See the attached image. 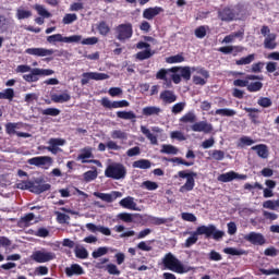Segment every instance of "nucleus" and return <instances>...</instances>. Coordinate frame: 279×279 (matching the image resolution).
Returning <instances> with one entry per match:
<instances>
[{"mask_svg": "<svg viewBox=\"0 0 279 279\" xmlns=\"http://www.w3.org/2000/svg\"><path fill=\"white\" fill-rule=\"evenodd\" d=\"M162 265L166 269L174 271V274H189L191 269L184 266L180 259L174 257L171 253H167L162 258Z\"/></svg>", "mask_w": 279, "mask_h": 279, "instance_id": "1", "label": "nucleus"}, {"mask_svg": "<svg viewBox=\"0 0 279 279\" xmlns=\"http://www.w3.org/2000/svg\"><path fill=\"white\" fill-rule=\"evenodd\" d=\"M114 36L120 43H125L134 36V26L132 23H122L114 27Z\"/></svg>", "mask_w": 279, "mask_h": 279, "instance_id": "2", "label": "nucleus"}, {"mask_svg": "<svg viewBox=\"0 0 279 279\" xmlns=\"http://www.w3.org/2000/svg\"><path fill=\"white\" fill-rule=\"evenodd\" d=\"M105 175L112 180H123L128 175V169H125L123 163H112L105 170Z\"/></svg>", "mask_w": 279, "mask_h": 279, "instance_id": "3", "label": "nucleus"}, {"mask_svg": "<svg viewBox=\"0 0 279 279\" xmlns=\"http://www.w3.org/2000/svg\"><path fill=\"white\" fill-rule=\"evenodd\" d=\"M178 177L186 182L179 189L181 193H190L195 189V178H197V172H187L186 170H181L178 172Z\"/></svg>", "mask_w": 279, "mask_h": 279, "instance_id": "4", "label": "nucleus"}, {"mask_svg": "<svg viewBox=\"0 0 279 279\" xmlns=\"http://www.w3.org/2000/svg\"><path fill=\"white\" fill-rule=\"evenodd\" d=\"M56 73L51 69H40V68H33L32 73L24 74L23 80L28 84H34V82H38L41 77H47L49 75H53Z\"/></svg>", "mask_w": 279, "mask_h": 279, "instance_id": "5", "label": "nucleus"}, {"mask_svg": "<svg viewBox=\"0 0 279 279\" xmlns=\"http://www.w3.org/2000/svg\"><path fill=\"white\" fill-rule=\"evenodd\" d=\"M81 35H72L70 37H64L62 34H54L47 37V43L53 45L56 43H81Z\"/></svg>", "mask_w": 279, "mask_h": 279, "instance_id": "6", "label": "nucleus"}, {"mask_svg": "<svg viewBox=\"0 0 279 279\" xmlns=\"http://www.w3.org/2000/svg\"><path fill=\"white\" fill-rule=\"evenodd\" d=\"M203 228V234L205 235V239H210L213 236L214 241H219L223 239L226 233L221 230H217V227L215 225H208V226H202Z\"/></svg>", "mask_w": 279, "mask_h": 279, "instance_id": "7", "label": "nucleus"}, {"mask_svg": "<svg viewBox=\"0 0 279 279\" xmlns=\"http://www.w3.org/2000/svg\"><path fill=\"white\" fill-rule=\"evenodd\" d=\"M31 258L35 263H50V260H56V253L47 251H35L31 255Z\"/></svg>", "mask_w": 279, "mask_h": 279, "instance_id": "8", "label": "nucleus"}, {"mask_svg": "<svg viewBox=\"0 0 279 279\" xmlns=\"http://www.w3.org/2000/svg\"><path fill=\"white\" fill-rule=\"evenodd\" d=\"M110 75L106 73H99V72H85L82 74L81 84L82 86H86L90 80H95L96 82H101L104 80H109Z\"/></svg>", "mask_w": 279, "mask_h": 279, "instance_id": "9", "label": "nucleus"}, {"mask_svg": "<svg viewBox=\"0 0 279 279\" xmlns=\"http://www.w3.org/2000/svg\"><path fill=\"white\" fill-rule=\"evenodd\" d=\"M52 163L53 159L49 156L33 157L27 160V165H31L33 167H45V169H49Z\"/></svg>", "mask_w": 279, "mask_h": 279, "instance_id": "10", "label": "nucleus"}, {"mask_svg": "<svg viewBox=\"0 0 279 279\" xmlns=\"http://www.w3.org/2000/svg\"><path fill=\"white\" fill-rule=\"evenodd\" d=\"M43 182H45L44 179H36L35 181H33L31 186V193H35V195H40L41 193L51 190V184Z\"/></svg>", "mask_w": 279, "mask_h": 279, "instance_id": "11", "label": "nucleus"}, {"mask_svg": "<svg viewBox=\"0 0 279 279\" xmlns=\"http://www.w3.org/2000/svg\"><path fill=\"white\" fill-rule=\"evenodd\" d=\"M25 53L28 56H35L36 58H46L47 56H53L56 51L47 48H27Z\"/></svg>", "mask_w": 279, "mask_h": 279, "instance_id": "12", "label": "nucleus"}, {"mask_svg": "<svg viewBox=\"0 0 279 279\" xmlns=\"http://www.w3.org/2000/svg\"><path fill=\"white\" fill-rule=\"evenodd\" d=\"M81 151L82 153L77 156L76 160H81L83 165H86V163L97 165V162H99L96 159L88 160V158H95V156L93 155V148L85 147Z\"/></svg>", "mask_w": 279, "mask_h": 279, "instance_id": "13", "label": "nucleus"}, {"mask_svg": "<svg viewBox=\"0 0 279 279\" xmlns=\"http://www.w3.org/2000/svg\"><path fill=\"white\" fill-rule=\"evenodd\" d=\"M244 241L252 243V245H265V243L267 242V240H265V235H263V233H256L254 231L244 235Z\"/></svg>", "mask_w": 279, "mask_h": 279, "instance_id": "14", "label": "nucleus"}, {"mask_svg": "<svg viewBox=\"0 0 279 279\" xmlns=\"http://www.w3.org/2000/svg\"><path fill=\"white\" fill-rule=\"evenodd\" d=\"M218 19L220 21H223L225 23H230L236 19V13L234 12V9L230 7H226L222 10L218 11Z\"/></svg>", "mask_w": 279, "mask_h": 279, "instance_id": "15", "label": "nucleus"}, {"mask_svg": "<svg viewBox=\"0 0 279 279\" xmlns=\"http://www.w3.org/2000/svg\"><path fill=\"white\" fill-rule=\"evenodd\" d=\"M197 73L198 75H202V76L194 75L193 84H195L196 86H206L207 80L208 77H210V72H208V70L204 68H201L197 70Z\"/></svg>", "mask_w": 279, "mask_h": 279, "instance_id": "16", "label": "nucleus"}, {"mask_svg": "<svg viewBox=\"0 0 279 279\" xmlns=\"http://www.w3.org/2000/svg\"><path fill=\"white\" fill-rule=\"evenodd\" d=\"M232 180H247L246 174H239L234 171L222 173L218 177L219 182H232Z\"/></svg>", "mask_w": 279, "mask_h": 279, "instance_id": "17", "label": "nucleus"}, {"mask_svg": "<svg viewBox=\"0 0 279 279\" xmlns=\"http://www.w3.org/2000/svg\"><path fill=\"white\" fill-rule=\"evenodd\" d=\"M101 106L104 108H109V110H112V108H128L130 106V101L128 100H116V101H110L108 98H102L101 99Z\"/></svg>", "mask_w": 279, "mask_h": 279, "instance_id": "18", "label": "nucleus"}, {"mask_svg": "<svg viewBox=\"0 0 279 279\" xmlns=\"http://www.w3.org/2000/svg\"><path fill=\"white\" fill-rule=\"evenodd\" d=\"M191 130L192 132H204V134H210V132H213V124L207 121L194 122L193 125H191Z\"/></svg>", "mask_w": 279, "mask_h": 279, "instance_id": "19", "label": "nucleus"}, {"mask_svg": "<svg viewBox=\"0 0 279 279\" xmlns=\"http://www.w3.org/2000/svg\"><path fill=\"white\" fill-rule=\"evenodd\" d=\"M201 235H204L202 226L197 227L196 230L192 232V235L185 240L184 247H192V245H195V243L199 241Z\"/></svg>", "mask_w": 279, "mask_h": 279, "instance_id": "20", "label": "nucleus"}, {"mask_svg": "<svg viewBox=\"0 0 279 279\" xmlns=\"http://www.w3.org/2000/svg\"><path fill=\"white\" fill-rule=\"evenodd\" d=\"M218 51H220V53H225V56H230V53H232V56H236L238 53H243V51H245V47L243 46H223L220 47L218 49Z\"/></svg>", "mask_w": 279, "mask_h": 279, "instance_id": "21", "label": "nucleus"}, {"mask_svg": "<svg viewBox=\"0 0 279 279\" xmlns=\"http://www.w3.org/2000/svg\"><path fill=\"white\" fill-rule=\"evenodd\" d=\"M159 99L163 104H174V101H178V96H175V93L173 90L165 89L163 92L160 93Z\"/></svg>", "mask_w": 279, "mask_h": 279, "instance_id": "22", "label": "nucleus"}, {"mask_svg": "<svg viewBox=\"0 0 279 279\" xmlns=\"http://www.w3.org/2000/svg\"><path fill=\"white\" fill-rule=\"evenodd\" d=\"M160 12H165V9H162V7L148 8L144 10L143 17L147 19V21H151L155 19V16H158Z\"/></svg>", "mask_w": 279, "mask_h": 279, "instance_id": "23", "label": "nucleus"}, {"mask_svg": "<svg viewBox=\"0 0 279 279\" xmlns=\"http://www.w3.org/2000/svg\"><path fill=\"white\" fill-rule=\"evenodd\" d=\"M276 38H278V35L276 33L269 34L264 39V49H269L270 51H274L276 47H278V43L276 41Z\"/></svg>", "mask_w": 279, "mask_h": 279, "instance_id": "24", "label": "nucleus"}, {"mask_svg": "<svg viewBox=\"0 0 279 279\" xmlns=\"http://www.w3.org/2000/svg\"><path fill=\"white\" fill-rule=\"evenodd\" d=\"M244 110L248 113L247 117L254 125H258V123H260V120H258L260 119L259 109L245 107Z\"/></svg>", "mask_w": 279, "mask_h": 279, "instance_id": "25", "label": "nucleus"}, {"mask_svg": "<svg viewBox=\"0 0 279 279\" xmlns=\"http://www.w3.org/2000/svg\"><path fill=\"white\" fill-rule=\"evenodd\" d=\"M162 109L157 106H147L142 109L143 117H160Z\"/></svg>", "mask_w": 279, "mask_h": 279, "instance_id": "26", "label": "nucleus"}, {"mask_svg": "<svg viewBox=\"0 0 279 279\" xmlns=\"http://www.w3.org/2000/svg\"><path fill=\"white\" fill-rule=\"evenodd\" d=\"M113 194H107V193H99L95 192V197H98L99 199H102V202H107V204H112L113 199H117L121 193L119 192H112Z\"/></svg>", "mask_w": 279, "mask_h": 279, "instance_id": "27", "label": "nucleus"}, {"mask_svg": "<svg viewBox=\"0 0 279 279\" xmlns=\"http://www.w3.org/2000/svg\"><path fill=\"white\" fill-rule=\"evenodd\" d=\"M253 151L257 153V156H259V158H269V149L267 148V145L265 144H258L256 146H253L251 148Z\"/></svg>", "mask_w": 279, "mask_h": 279, "instance_id": "28", "label": "nucleus"}, {"mask_svg": "<svg viewBox=\"0 0 279 279\" xmlns=\"http://www.w3.org/2000/svg\"><path fill=\"white\" fill-rule=\"evenodd\" d=\"M51 101L54 104H66V101H71V95L69 93L53 94L51 96Z\"/></svg>", "mask_w": 279, "mask_h": 279, "instance_id": "29", "label": "nucleus"}, {"mask_svg": "<svg viewBox=\"0 0 279 279\" xmlns=\"http://www.w3.org/2000/svg\"><path fill=\"white\" fill-rule=\"evenodd\" d=\"M180 72V75L185 80V82H189L191 80V68L190 66H183V68H172L171 72L172 73H178Z\"/></svg>", "mask_w": 279, "mask_h": 279, "instance_id": "30", "label": "nucleus"}, {"mask_svg": "<svg viewBox=\"0 0 279 279\" xmlns=\"http://www.w3.org/2000/svg\"><path fill=\"white\" fill-rule=\"evenodd\" d=\"M66 276H82L84 268L80 264H73L70 268L65 269Z\"/></svg>", "mask_w": 279, "mask_h": 279, "instance_id": "31", "label": "nucleus"}, {"mask_svg": "<svg viewBox=\"0 0 279 279\" xmlns=\"http://www.w3.org/2000/svg\"><path fill=\"white\" fill-rule=\"evenodd\" d=\"M118 119H123L124 121H136V113L134 111H117Z\"/></svg>", "mask_w": 279, "mask_h": 279, "instance_id": "32", "label": "nucleus"}, {"mask_svg": "<svg viewBox=\"0 0 279 279\" xmlns=\"http://www.w3.org/2000/svg\"><path fill=\"white\" fill-rule=\"evenodd\" d=\"M141 132H142V134H144V136H146V138H148V141H150L151 145H158V137L156 135H154L151 133V131H149V129L142 125Z\"/></svg>", "mask_w": 279, "mask_h": 279, "instance_id": "33", "label": "nucleus"}, {"mask_svg": "<svg viewBox=\"0 0 279 279\" xmlns=\"http://www.w3.org/2000/svg\"><path fill=\"white\" fill-rule=\"evenodd\" d=\"M120 206L122 208H128L129 210H136V203L132 197H125L120 201Z\"/></svg>", "mask_w": 279, "mask_h": 279, "instance_id": "34", "label": "nucleus"}, {"mask_svg": "<svg viewBox=\"0 0 279 279\" xmlns=\"http://www.w3.org/2000/svg\"><path fill=\"white\" fill-rule=\"evenodd\" d=\"M210 114H216L219 117H234L236 114V111L234 109L223 108L211 111Z\"/></svg>", "mask_w": 279, "mask_h": 279, "instance_id": "35", "label": "nucleus"}, {"mask_svg": "<svg viewBox=\"0 0 279 279\" xmlns=\"http://www.w3.org/2000/svg\"><path fill=\"white\" fill-rule=\"evenodd\" d=\"M133 169H151V161L148 159H138L133 162Z\"/></svg>", "mask_w": 279, "mask_h": 279, "instance_id": "36", "label": "nucleus"}, {"mask_svg": "<svg viewBox=\"0 0 279 279\" xmlns=\"http://www.w3.org/2000/svg\"><path fill=\"white\" fill-rule=\"evenodd\" d=\"M179 121L180 123H195V121H197V116H195V111H189L181 117Z\"/></svg>", "mask_w": 279, "mask_h": 279, "instance_id": "37", "label": "nucleus"}, {"mask_svg": "<svg viewBox=\"0 0 279 279\" xmlns=\"http://www.w3.org/2000/svg\"><path fill=\"white\" fill-rule=\"evenodd\" d=\"M97 31L100 36H108V34H110V25H108V22L106 21H100L97 24Z\"/></svg>", "mask_w": 279, "mask_h": 279, "instance_id": "38", "label": "nucleus"}, {"mask_svg": "<svg viewBox=\"0 0 279 279\" xmlns=\"http://www.w3.org/2000/svg\"><path fill=\"white\" fill-rule=\"evenodd\" d=\"M35 217L36 216L34 215V213L26 214L19 221L20 228H23V227L27 228V227H29V222L34 221Z\"/></svg>", "mask_w": 279, "mask_h": 279, "instance_id": "39", "label": "nucleus"}, {"mask_svg": "<svg viewBox=\"0 0 279 279\" xmlns=\"http://www.w3.org/2000/svg\"><path fill=\"white\" fill-rule=\"evenodd\" d=\"M253 60H256V54H255V53L248 54V56H246V57H243V58L236 60V61H235V64H236L238 66H243V65H245V64H252V61H253Z\"/></svg>", "mask_w": 279, "mask_h": 279, "instance_id": "40", "label": "nucleus"}, {"mask_svg": "<svg viewBox=\"0 0 279 279\" xmlns=\"http://www.w3.org/2000/svg\"><path fill=\"white\" fill-rule=\"evenodd\" d=\"M246 90L248 93H258L259 90H263V83L259 81L248 83L246 86Z\"/></svg>", "mask_w": 279, "mask_h": 279, "instance_id": "41", "label": "nucleus"}, {"mask_svg": "<svg viewBox=\"0 0 279 279\" xmlns=\"http://www.w3.org/2000/svg\"><path fill=\"white\" fill-rule=\"evenodd\" d=\"M208 29H210V27L202 25L195 28L194 31V35L196 36V38H206V34L208 32Z\"/></svg>", "mask_w": 279, "mask_h": 279, "instance_id": "42", "label": "nucleus"}, {"mask_svg": "<svg viewBox=\"0 0 279 279\" xmlns=\"http://www.w3.org/2000/svg\"><path fill=\"white\" fill-rule=\"evenodd\" d=\"M34 10L39 14V16H43L44 19H50L51 13L45 9L43 4H35Z\"/></svg>", "mask_w": 279, "mask_h": 279, "instance_id": "43", "label": "nucleus"}, {"mask_svg": "<svg viewBox=\"0 0 279 279\" xmlns=\"http://www.w3.org/2000/svg\"><path fill=\"white\" fill-rule=\"evenodd\" d=\"M97 168H95L94 170H88L84 172L83 179L85 182H93V180H97Z\"/></svg>", "mask_w": 279, "mask_h": 279, "instance_id": "44", "label": "nucleus"}, {"mask_svg": "<svg viewBox=\"0 0 279 279\" xmlns=\"http://www.w3.org/2000/svg\"><path fill=\"white\" fill-rule=\"evenodd\" d=\"M209 156L211 157L213 160H217L219 162L223 160V158H226V151L214 149L209 153Z\"/></svg>", "mask_w": 279, "mask_h": 279, "instance_id": "45", "label": "nucleus"}, {"mask_svg": "<svg viewBox=\"0 0 279 279\" xmlns=\"http://www.w3.org/2000/svg\"><path fill=\"white\" fill-rule=\"evenodd\" d=\"M154 56V52H151L150 49H146L144 51H140L135 54L136 60L143 61V60H149Z\"/></svg>", "mask_w": 279, "mask_h": 279, "instance_id": "46", "label": "nucleus"}, {"mask_svg": "<svg viewBox=\"0 0 279 279\" xmlns=\"http://www.w3.org/2000/svg\"><path fill=\"white\" fill-rule=\"evenodd\" d=\"M254 140H252L250 136H242L238 143V147H250L251 145H254Z\"/></svg>", "mask_w": 279, "mask_h": 279, "instance_id": "47", "label": "nucleus"}, {"mask_svg": "<svg viewBox=\"0 0 279 279\" xmlns=\"http://www.w3.org/2000/svg\"><path fill=\"white\" fill-rule=\"evenodd\" d=\"M161 154H172L173 156H175L178 154V148L173 145H169V144H163L161 146Z\"/></svg>", "mask_w": 279, "mask_h": 279, "instance_id": "48", "label": "nucleus"}, {"mask_svg": "<svg viewBox=\"0 0 279 279\" xmlns=\"http://www.w3.org/2000/svg\"><path fill=\"white\" fill-rule=\"evenodd\" d=\"M0 99H9V101H12L14 99V89L7 88L3 92H0Z\"/></svg>", "mask_w": 279, "mask_h": 279, "instance_id": "49", "label": "nucleus"}, {"mask_svg": "<svg viewBox=\"0 0 279 279\" xmlns=\"http://www.w3.org/2000/svg\"><path fill=\"white\" fill-rule=\"evenodd\" d=\"M31 16H32V11H27V10H24V9H17L16 10V19L19 21L29 19Z\"/></svg>", "mask_w": 279, "mask_h": 279, "instance_id": "50", "label": "nucleus"}, {"mask_svg": "<svg viewBox=\"0 0 279 279\" xmlns=\"http://www.w3.org/2000/svg\"><path fill=\"white\" fill-rule=\"evenodd\" d=\"M75 21H77V14L75 13H68L62 19L63 25H71V23H75Z\"/></svg>", "mask_w": 279, "mask_h": 279, "instance_id": "51", "label": "nucleus"}, {"mask_svg": "<svg viewBox=\"0 0 279 279\" xmlns=\"http://www.w3.org/2000/svg\"><path fill=\"white\" fill-rule=\"evenodd\" d=\"M111 137L120 141H128V133L121 131V130H114L111 132Z\"/></svg>", "mask_w": 279, "mask_h": 279, "instance_id": "52", "label": "nucleus"}, {"mask_svg": "<svg viewBox=\"0 0 279 279\" xmlns=\"http://www.w3.org/2000/svg\"><path fill=\"white\" fill-rule=\"evenodd\" d=\"M225 254H230V256H243V254H245V251L234 247H227L225 248Z\"/></svg>", "mask_w": 279, "mask_h": 279, "instance_id": "53", "label": "nucleus"}, {"mask_svg": "<svg viewBox=\"0 0 279 279\" xmlns=\"http://www.w3.org/2000/svg\"><path fill=\"white\" fill-rule=\"evenodd\" d=\"M106 254H108V247L100 246L92 253V256L93 258H101V256H106Z\"/></svg>", "mask_w": 279, "mask_h": 279, "instance_id": "54", "label": "nucleus"}, {"mask_svg": "<svg viewBox=\"0 0 279 279\" xmlns=\"http://www.w3.org/2000/svg\"><path fill=\"white\" fill-rule=\"evenodd\" d=\"M170 162H177V165H183L184 167H193L195 165L194 161H186L182 159V157H174L172 159H169Z\"/></svg>", "mask_w": 279, "mask_h": 279, "instance_id": "55", "label": "nucleus"}, {"mask_svg": "<svg viewBox=\"0 0 279 279\" xmlns=\"http://www.w3.org/2000/svg\"><path fill=\"white\" fill-rule=\"evenodd\" d=\"M257 104L258 106H260L262 108H271L272 106V101H271V98L269 97H260L258 100H257Z\"/></svg>", "mask_w": 279, "mask_h": 279, "instance_id": "56", "label": "nucleus"}, {"mask_svg": "<svg viewBox=\"0 0 279 279\" xmlns=\"http://www.w3.org/2000/svg\"><path fill=\"white\" fill-rule=\"evenodd\" d=\"M41 114L46 117H58L60 114V109L58 108H46L41 111Z\"/></svg>", "mask_w": 279, "mask_h": 279, "instance_id": "57", "label": "nucleus"}, {"mask_svg": "<svg viewBox=\"0 0 279 279\" xmlns=\"http://www.w3.org/2000/svg\"><path fill=\"white\" fill-rule=\"evenodd\" d=\"M74 254L76 256V258H81L82 260L88 258V251L84 247L82 248H75L74 250Z\"/></svg>", "mask_w": 279, "mask_h": 279, "instance_id": "58", "label": "nucleus"}, {"mask_svg": "<svg viewBox=\"0 0 279 279\" xmlns=\"http://www.w3.org/2000/svg\"><path fill=\"white\" fill-rule=\"evenodd\" d=\"M16 128H19V123L9 122L5 124V132L12 136V134H16Z\"/></svg>", "mask_w": 279, "mask_h": 279, "instance_id": "59", "label": "nucleus"}, {"mask_svg": "<svg viewBox=\"0 0 279 279\" xmlns=\"http://www.w3.org/2000/svg\"><path fill=\"white\" fill-rule=\"evenodd\" d=\"M31 234H34V236H39L41 239H47L49 236V230L46 228H39L37 231H32Z\"/></svg>", "mask_w": 279, "mask_h": 279, "instance_id": "60", "label": "nucleus"}, {"mask_svg": "<svg viewBox=\"0 0 279 279\" xmlns=\"http://www.w3.org/2000/svg\"><path fill=\"white\" fill-rule=\"evenodd\" d=\"M167 62H168L169 64H178V63H180V62H184V56H182V54H175V56L169 57V58L167 59Z\"/></svg>", "mask_w": 279, "mask_h": 279, "instance_id": "61", "label": "nucleus"}, {"mask_svg": "<svg viewBox=\"0 0 279 279\" xmlns=\"http://www.w3.org/2000/svg\"><path fill=\"white\" fill-rule=\"evenodd\" d=\"M32 183L33 181H21L16 184L17 189L21 191H31L32 192Z\"/></svg>", "mask_w": 279, "mask_h": 279, "instance_id": "62", "label": "nucleus"}, {"mask_svg": "<svg viewBox=\"0 0 279 279\" xmlns=\"http://www.w3.org/2000/svg\"><path fill=\"white\" fill-rule=\"evenodd\" d=\"M209 260H214L215 263H219L223 257L219 254V252L213 250L208 254Z\"/></svg>", "mask_w": 279, "mask_h": 279, "instance_id": "63", "label": "nucleus"}, {"mask_svg": "<svg viewBox=\"0 0 279 279\" xmlns=\"http://www.w3.org/2000/svg\"><path fill=\"white\" fill-rule=\"evenodd\" d=\"M143 186L147 190V191H156L158 189V183L154 182V181H144L143 182Z\"/></svg>", "mask_w": 279, "mask_h": 279, "instance_id": "64", "label": "nucleus"}]
</instances>
